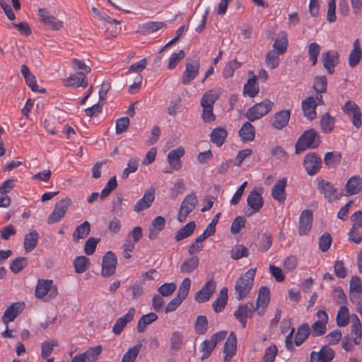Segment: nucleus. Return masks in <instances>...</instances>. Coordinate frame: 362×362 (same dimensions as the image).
Wrapping results in <instances>:
<instances>
[{"label":"nucleus","mask_w":362,"mask_h":362,"mask_svg":"<svg viewBox=\"0 0 362 362\" xmlns=\"http://www.w3.org/2000/svg\"><path fill=\"white\" fill-rule=\"evenodd\" d=\"M256 274V269L251 268L243 274L236 281L235 285V298L240 300L246 298L250 293Z\"/></svg>","instance_id":"nucleus-1"},{"label":"nucleus","mask_w":362,"mask_h":362,"mask_svg":"<svg viewBox=\"0 0 362 362\" xmlns=\"http://www.w3.org/2000/svg\"><path fill=\"white\" fill-rule=\"evenodd\" d=\"M58 295V289L51 279H39L35 290V296L38 299L49 301Z\"/></svg>","instance_id":"nucleus-2"},{"label":"nucleus","mask_w":362,"mask_h":362,"mask_svg":"<svg viewBox=\"0 0 362 362\" xmlns=\"http://www.w3.org/2000/svg\"><path fill=\"white\" fill-rule=\"evenodd\" d=\"M310 327L307 323L300 325L298 329L294 338V343L293 342V336L295 332V328L291 327L289 334L286 336L285 344L286 347L288 351H292L296 346H300L305 340L309 337L310 334Z\"/></svg>","instance_id":"nucleus-3"},{"label":"nucleus","mask_w":362,"mask_h":362,"mask_svg":"<svg viewBox=\"0 0 362 362\" xmlns=\"http://www.w3.org/2000/svg\"><path fill=\"white\" fill-rule=\"evenodd\" d=\"M274 103L269 99L255 104L246 112L245 116L250 122L257 120L267 115L273 108Z\"/></svg>","instance_id":"nucleus-4"},{"label":"nucleus","mask_w":362,"mask_h":362,"mask_svg":"<svg viewBox=\"0 0 362 362\" xmlns=\"http://www.w3.org/2000/svg\"><path fill=\"white\" fill-rule=\"evenodd\" d=\"M318 144L316 132L313 129L307 130L298 138L296 144V153H299L307 148H315Z\"/></svg>","instance_id":"nucleus-5"},{"label":"nucleus","mask_w":362,"mask_h":362,"mask_svg":"<svg viewBox=\"0 0 362 362\" xmlns=\"http://www.w3.org/2000/svg\"><path fill=\"white\" fill-rule=\"evenodd\" d=\"M198 203V199L194 193L187 194L182 202L179 209L177 220L183 222L187 216L194 209Z\"/></svg>","instance_id":"nucleus-6"},{"label":"nucleus","mask_w":362,"mask_h":362,"mask_svg":"<svg viewBox=\"0 0 362 362\" xmlns=\"http://www.w3.org/2000/svg\"><path fill=\"white\" fill-rule=\"evenodd\" d=\"M71 204L69 198L61 199L54 206V210L47 218V222L51 225L59 221L66 214Z\"/></svg>","instance_id":"nucleus-7"},{"label":"nucleus","mask_w":362,"mask_h":362,"mask_svg":"<svg viewBox=\"0 0 362 362\" xmlns=\"http://www.w3.org/2000/svg\"><path fill=\"white\" fill-rule=\"evenodd\" d=\"M316 182L317 189L329 202H333L339 198L337 189L331 182L320 177H317Z\"/></svg>","instance_id":"nucleus-8"},{"label":"nucleus","mask_w":362,"mask_h":362,"mask_svg":"<svg viewBox=\"0 0 362 362\" xmlns=\"http://www.w3.org/2000/svg\"><path fill=\"white\" fill-rule=\"evenodd\" d=\"M200 64L199 59H187L186 62V68L182 75V82L186 85L194 80L199 74Z\"/></svg>","instance_id":"nucleus-9"},{"label":"nucleus","mask_w":362,"mask_h":362,"mask_svg":"<svg viewBox=\"0 0 362 362\" xmlns=\"http://www.w3.org/2000/svg\"><path fill=\"white\" fill-rule=\"evenodd\" d=\"M247 204L250 207L246 211L247 216L258 212L264 205V200L261 193L256 189L252 190L247 196Z\"/></svg>","instance_id":"nucleus-10"},{"label":"nucleus","mask_w":362,"mask_h":362,"mask_svg":"<svg viewBox=\"0 0 362 362\" xmlns=\"http://www.w3.org/2000/svg\"><path fill=\"white\" fill-rule=\"evenodd\" d=\"M117 259L115 255L111 252H107L103 256L102 261V276L106 277L112 276L115 274Z\"/></svg>","instance_id":"nucleus-11"},{"label":"nucleus","mask_w":362,"mask_h":362,"mask_svg":"<svg viewBox=\"0 0 362 362\" xmlns=\"http://www.w3.org/2000/svg\"><path fill=\"white\" fill-rule=\"evenodd\" d=\"M343 110L352 121L353 125L356 128H359L361 124V112L358 106L352 101H348L343 107Z\"/></svg>","instance_id":"nucleus-12"},{"label":"nucleus","mask_w":362,"mask_h":362,"mask_svg":"<svg viewBox=\"0 0 362 362\" xmlns=\"http://www.w3.org/2000/svg\"><path fill=\"white\" fill-rule=\"evenodd\" d=\"M256 311L253 303H247L241 304L235 311V318L241 323L243 327H246L247 319L251 317L253 313Z\"/></svg>","instance_id":"nucleus-13"},{"label":"nucleus","mask_w":362,"mask_h":362,"mask_svg":"<svg viewBox=\"0 0 362 362\" xmlns=\"http://www.w3.org/2000/svg\"><path fill=\"white\" fill-rule=\"evenodd\" d=\"M270 300V291L266 286H262L259 291L258 297L256 302L255 310L258 315H264Z\"/></svg>","instance_id":"nucleus-14"},{"label":"nucleus","mask_w":362,"mask_h":362,"mask_svg":"<svg viewBox=\"0 0 362 362\" xmlns=\"http://www.w3.org/2000/svg\"><path fill=\"white\" fill-rule=\"evenodd\" d=\"M313 225V213L309 209L303 210L300 214L298 234L300 236L309 233Z\"/></svg>","instance_id":"nucleus-15"},{"label":"nucleus","mask_w":362,"mask_h":362,"mask_svg":"<svg viewBox=\"0 0 362 362\" xmlns=\"http://www.w3.org/2000/svg\"><path fill=\"white\" fill-rule=\"evenodd\" d=\"M41 21L52 30H59L63 27V22L52 16L49 11L45 8L38 11Z\"/></svg>","instance_id":"nucleus-16"},{"label":"nucleus","mask_w":362,"mask_h":362,"mask_svg":"<svg viewBox=\"0 0 362 362\" xmlns=\"http://www.w3.org/2000/svg\"><path fill=\"white\" fill-rule=\"evenodd\" d=\"M304 168L309 175H315L320 169L322 161L320 157L315 153L305 156L303 162Z\"/></svg>","instance_id":"nucleus-17"},{"label":"nucleus","mask_w":362,"mask_h":362,"mask_svg":"<svg viewBox=\"0 0 362 362\" xmlns=\"http://www.w3.org/2000/svg\"><path fill=\"white\" fill-rule=\"evenodd\" d=\"M216 290V283L212 279L206 281L196 293L195 300L199 303L208 301Z\"/></svg>","instance_id":"nucleus-18"},{"label":"nucleus","mask_w":362,"mask_h":362,"mask_svg":"<svg viewBox=\"0 0 362 362\" xmlns=\"http://www.w3.org/2000/svg\"><path fill=\"white\" fill-rule=\"evenodd\" d=\"M135 313V308H131L124 315L117 319L112 327V332L116 335L120 334L127 324L133 320Z\"/></svg>","instance_id":"nucleus-19"},{"label":"nucleus","mask_w":362,"mask_h":362,"mask_svg":"<svg viewBox=\"0 0 362 362\" xmlns=\"http://www.w3.org/2000/svg\"><path fill=\"white\" fill-rule=\"evenodd\" d=\"M185 151L182 146H179L170 151L167 156V160L174 170H179L182 165L181 158L185 155Z\"/></svg>","instance_id":"nucleus-20"},{"label":"nucleus","mask_w":362,"mask_h":362,"mask_svg":"<svg viewBox=\"0 0 362 362\" xmlns=\"http://www.w3.org/2000/svg\"><path fill=\"white\" fill-rule=\"evenodd\" d=\"M237 348V339L235 333L231 332L225 342L223 349V362H230L235 356Z\"/></svg>","instance_id":"nucleus-21"},{"label":"nucleus","mask_w":362,"mask_h":362,"mask_svg":"<svg viewBox=\"0 0 362 362\" xmlns=\"http://www.w3.org/2000/svg\"><path fill=\"white\" fill-rule=\"evenodd\" d=\"M322 62L325 69L332 74L334 72V67L339 63V54L334 50L327 51L322 54Z\"/></svg>","instance_id":"nucleus-22"},{"label":"nucleus","mask_w":362,"mask_h":362,"mask_svg":"<svg viewBox=\"0 0 362 362\" xmlns=\"http://www.w3.org/2000/svg\"><path fill=\"white\" fill-rule=\"evenodd\" d=\"M25 308L23 303H13L4 312L2 321L5 325L13 321Z\"/></svg>","instance_id":"nucleus-23"},{"label":"nucleus","mask_w":362,"mask_h":362,"mask_svg":"<svg viewBox=\"0 0 362 362\" xmlns=\"http://www.w3.org/2000/svg\"><path fill=\"white\" fill-rule=\"evenodd\" d=\"M362 292L361 279L358 276H352L350 281L349 298L356 305H359Z\"/></svg>","instance_id":"nucleus-24"},{"label":"nucleus","mask_w":362,"mask_h":362,"mask_svg":"<svg viewBox=\"0 0 362 362\" xmlns=\"http://www.w3.org/2000/svg\"><path fill=\"white\" fill-rule=\"evenodd\" d=\"M21 72L24 76L26 84L30 88V89L35 93H45L46 90L43 88H40L36 83L35 76L30 72L29 68L23 64L21 66Z\"/></svg>","instance_id":"nucleus-25"},{"label":"nucleus","mask_w":362,"mask_h":362,"mask_svg":"<svg viewBox=\"0 0 362 362\" xmlns=\"http://www.w3.org/2000/svg\"><path fill=\"white\" fill-rule=\"evenodd\" d=\"M287 180L286 178H281L277 180L272 189V197L279 203H283L286 200Z\"/></svg>","instance_id":"nucleus-26"},{"label":"nucleus","mask_w":362,"mask_h":362,"mask_svg":"<svg viewBox=\"0 0 362 362\" xmlns=\"http://www.w3.org/2000/svg\"><path fill=\"white\" fill-rule=\"evenodd\" d=\"M291 117V111L284 110L276 112L272 119V125L276 129H282L287 126Z\"/></svg>","instance_id":"nucleus-27"},{"label":"nucleus","mask_w":362,"mask_h":362,"mask_svg":"<svg viewBox=\"0 0 362 362\" xmlns=\"http://www.w3.org/2000/svg\"><path fill=\"white\" fill-rule=\"evenodd\" d=\"M317 103L313 97L306 98L302 101V110L304 116L309 120H313L317 117L316 107Z\"/></svg>","instance_id":"nucleus-28"},{"label":"nucleus","mask_w":362,"mask_h":362,"mask_svg":"<svg viewBox=\"0 0 362 362\" xmlns=\"http://www.w3.org/2000/svg\"><path fill=\"white\" fill-rule=\"evenodd\" d=\"M63 83L68 87L86 88L88 84V80L86 76L71 74L69 77L63 79Z\"/></svg>","instance_id":"nucleus-29"},{"label":"nucleus","mask_w":362,"mask_h":362,"mask_svg":"<svg viewBox=\"0 0 362 362\" xmlns=\"http://www.w3.org/2000/svg\"><path fill=\"white\" fill-rule=\"evenodd\" d=\"M221 93L220 88H214L206 91L201 99V106L214 107V104L218 99Z\"/></svg>","instance_id":"nucleus-30"},{"label":"nucleus","mask_w":362,"mask_h":362,"mask_svg":"<svg viewBox=\"0 0 362 362\" xmlns=\"http://www.w3.org/2000/svg\"><path fill=\"white\" fill-rule=\"evenodd\" d=\"M228 132L224 127H216L210 134V140L217 147H221L226 141Z\"/></svg>","instance_id":"nucleus-31"},{"label":"nucleus","mask_w":362,"mask_h":362,"mask_svg":"<svg viewBox=\"0 0 362 362\" xmlns=\"http://www.w3.org/2000/svg\"><path fill=\"white\" fill-rule=\"evenodd\" d=\"M155 199L154 190H149L144 193L142 198L137 201L134 206V211L139 212L148 208Z\"/></svg>","instance_id":"nucleus-32"},{"label":"nucleus","mask_w":362,"mask_h":362,"mask_svg":"<svg viewBox=\"0 0 362 362\" xmlns=\"http://www.w3.org/2000/svg\"><path fill=\"white\" fill-rule=\"evenodd\" d=\"M362 189V178L358 175L350 177L346 184V192L347 195L358 194Z\"/></svg>","instance_id":"nucleus-33"},{"label":"nucleus","mask_w":362,"mask_h":362,"mask_svg":"<svg viewBox=\"0 0 362 362\" xmlns=\"http://www.w3.org/2000/svg\"><path fill=\"white\" fill-rule=\"evenodd\" d=\"M255 129L249 122H245L239 130V136L243 141H251L255 139Z\"/></svg>","instance_id":"nucleus-34"},{"label":"nucleus","mask_w":362,"mask_h":362,"mask_svg":"<svg viewBox=\"0 0 362 362\" xmlns=\"http://www.w3.org/2000/svg\"><path fill=\"white\" fill-rule=\"evenodd\" d=\"M39 238L36 230H32L25 235L23 246L26 252H30L36 247Z\"/></svg>","instance_id":"nucleus-35"},{"label":"nucleus","mask_w":362,"mask_h":362,"mask_svg":"<svg viewBox=\"0 0 362 362\" xmlns=\"http://www.w3.org/2000/svg\"><path fill=\"white\" fill-rule=\"evenodd\" d=\"M288 40L286 32L281 31L275 40L273 45V50H275L279 54H284L287 49Z\"/></svg>","instance_id":"nucleus-36"},{"label":"nucleus","mask_w":362,"mask_h":362,"mask_svg":"<svg viewBox=\"0 0 362 362\" xmlns=\"http://www.w3.org/2000/svg\"><path fill=\"white\" fill-rule=\"evenodd\" d=\"M228 300V288H222L216 299L213 303V308L216 313L221 312L226 306Z\"/></svg>","instance_id":"nucleus-37"},{"label":"nucleus","mask_w":362,"mask_h":362,"mask_svg":"<svg viewBox=\"0 0 362 362\" xmlns=\"http://www.w3.org/2000/svg\"><path fill=\"white\" fill-rule=\"evenodd\" d=\"M90 231V225L86 221L78 226L74 230L72 237L74 242H78L79 240L83 239L88 236Z\"/></svg>","instance_id":"nucleus-38"},{"label":"nucleus","mask_w":362,"mask_h":362,"mask_svg":"<svg viewBox=\"0 0 362 362\" xmlns=\"http://www.w3.org/2000/svg\"><path fill=\"white\" fill-rule=\"evenodd\" d=\"M184 344L183 334L179 331H174L170 337V348L172 351L180 350Z\"/></svg>","instance_id":"nucleus-39"},{"label":"nucleus","mask_w":362,"mask_h":362,"mask_svg":"<svg viewBox=\"0 0 362 362\" xmlns=\"http://www.w3.org/2000/svg\"><path fill=\"white\" fill-rule=\"evenodd\" d=\"M199 259L197 256H192L186 259L180 266V272L189 274L194 272L198 267Z\"/></svg>","instance_id":"nucleus-40"},{"label":"nucleus","mask_w":362,"mask_h":362,"mask_svg":"<svg viewBox=\"0 0 362 362\" xmlns=\"http://www.w3.org/2000/svg\"><path fill=\"white\" fill-rule=\"evenodd\" d=\"M70 64L73 71L77 72L78 74L86 76V74H89L91 71V69L88 65L86 64L83 61L78 59H71Z\"/></svg>","instance_id":"nucleus-41"},{"label":"nucleus","mask_w":362,"mask_h":362,"mask_svg":"<svg viewBox=\"0 0 362 362\" xmlns=\"http://www.w3.org/2000/svg\"><path fill=\"white\" fill-rule=\"evenodd\" d=\"M362 57L360 48L359 40L356 39L354 42V49L351 52L349 58V64L351 67L356 66L360 62Z\"/></svg>","instance_id":"nucleus-42"},{"label":"nucleus","mask_w":362,"mask_h":362,"mask_svg":"<svg viewBox=\"0 0 362 362\" xmlns=\"http://www.w3.org/2000/svg\"><path fill=\"white\" fill-rule=\"evenodd\" d=\"M195 228L196 224L194 221H190L176 233L175 239L178 242L190 236Z\"/></svg>","instance_id":"nucleus-43"},{"label":"nucleus","mask_w":362,"mask_h":362,"mask_svg":"<svg viewBox=\"0 0 362 362\" xmlns=\"http://www.w3.org/2000/svg\"><path fill=\"white\" fill-rule=\"evenodd\" d=\"M258 93L259 86L256 83V76L253 75L244 86V94L250 98H254Z\"/></svg>","instance_id":"nucleus-44"},{"label":"nucleus","mask_w":362,"mask_h":362,"mask_svg":"<svg viewBox=\"0 0 362 362\" xmlns=\"http://www.w3.org/2000/svg\"><path fill=\"white\" fill-rule=\"evenodd\" d=\"M158 319V315L154 313H149L143 315L139 320L137 330L139 333L144 332L147 325L153 323Z\"/></svg>","instance_id":"nucleus-45"},{"label":"nucleus","mask_w":362,"mask_h":362,"mask_svg":"<svg viewBox=\"0 0 362 362\" xmlns=\"http://www.w3.org/2000/svg\"><path fill=\"white\" fill-rule=\"evenodd\" d=\"M102 352V346L98 345L94 347H90L83 353H81L85 362H95L97 361L99 355Z\"/></svg>","instance_id":"nucleus-46"},{"label":"nucleus","mask_w":362,"mask_h":362,"mask_svg":"<svg viewBox=\"0 0 362 362\" xmlns=\"http://www.w3.org/2000/svg\"><path fill=\"white\" fill-rule=\"evenodd\" d=\"M353 323L351 325V333L355 335L354 338V344H359L361 342V322L357 317V315H353Z\"/></svg>","instance_id":"nucleus-47"},{"label":"nucleus","mask_w":362,"mask_h":362,"mask_svg":"<svg viewBox=\"0 0 362 362\" xmlns=\"http://www.w3.org/2000/svg\"><path fill=\"white\" fill-rule=\"evenodd\" d=\"M141 348V344H136L129 348L127 350V351L124 354L122 358V362H134L138 356Z\"/></svg>","instance_id":"nucleus-48"},{"label":"nucleus","mask_w":362,"mask_h":362,"mask_svg":"<svg viewBox=\"0 0 362 362\" xmlns=\"http://www.w3.org/2000/svg\"><path fill=\"white\" fill-rule=\"evenodd\" d=\"M139 168V158H130L127 160V167L124 169L122 175L123 179H127L130 173H135Z\"/></svg>","instance_id":"nucleus-49"},{"label":"nucleus","mask_w":362,"mask_h":362,"mask_svg":"<svg viewBox=\"0 0 362 362\" xmlns=\"http://www.w3.org/2000/svg\"><path fill=\"white\" fill-rule=\"evenodd\" d=\"M337 324L339 327H345L349 322V310L346 306H341L337 315Z\"/></svg>","instance_id":"nucleus-50"},{"label":"nucleus","mask_w":362,"mask_h":362,"mask_svg":"<svg viewBox=\"0 0 362 362\" xmlns=\"http://www.w3.org/2000/svg\"><path fill=\"white\" fill-rule=\"evenodd\" d=\"M58 346V341L56 339L44 341L41 346V356L43 358H48L55 346Z\"/></svg>","instance_id":"nucleus-51"},{"label":"nucleus","mask_w":362,"mask_h":362,"mask_svg":"<svg viewBox=\"0 0 362 362\" xmlns=\"http://www.w3.org/2000/svg\"><path fill=\"white\" fill-rule=\"evenodd\" d=\"M280 54L276 52L275 50H270L265 57V63L268 68L274 69L276 68L279 63Z\"/></svg>","instance_id":"nucleus-52"},{"label":"nucleus","mask_w":362,"mask_h":362,"mask_svg":"<svg viewBox=\"0 0 362 362\" xmlns=\"http://www.w3.org/2000/svg\"><path fill=\"white\" fill-rule=\"evenodd\" d=\"M334 125V119L328 113H325L322 116L320 120V126L322 130L325 133H329L332 131Z\"/></svg>","instance_id":"nucleus-53"},{"label":"nucleus","mask_w":362,"mask_h":362,"mask_svg":"<svg viewBox=\"0 0 362 362\" xmlns=\"http://www.w3.org/2000/svg\"><path fill=\"white\" fill-rule=\"evenodd\" d=\"M89 264V259L85 256L77 257L74 262L75 271L78 274H82L86 271Z\"/></svg>","instance_id":"nucleus-54"},{"label":"nucleus","mask_w":362,"mask_h":362,"mask_svg":"<svg viewBox=\"0 0 362 362\" xmlns=\"http://www.w3.org/2000/svg\"><path fill=\"white\" fill-rule=\"evenodd\" d=\"M208 329V320L206 316L199 315L194 324L195 332L198 334H204Z\"/></svg>","instance_id":"nucleus-55"},{"label":"nucleus","mask_w":362,"mask_h":362,"mask_svg":"<svg viewBox=\"0 0 362 362\" xmlns=\"http://www.w3.org/2000/svg\"><path fill=\"white\" fill-rule=\"evenodd\" d=\"M248 255L249 250L243 245H236L230 251V257L233 259L236 260L243 257H246Z\"/></svg>","instance_id":"nucleus-56"},{"label":"nucleus","mask_w":362,"mask_h":362,"mask_svg":"<svg viewBox=\"0 0 362 362\" xmlns=\"http://www.w3.org/2000/svg\"><path fill=\"white\" fill-rule=\"evenodd\" d=\"M27 259L25 257H19L13 259L10 264V269L14 274L19 273L27 264Z\"/></svg>","instance_id":"nucleus-57"},{"label":"nucleus","mask_w":362,"mask_h":362,"mask_svg":"<svg viewBox=\"0 0 362 362\" xmlns=\"http://www.w3.org/2000/svg\"><path fill=\"white\" fill-rule=\"evenodd\" d=\"M327 82L325 76H316L314 79L313 88L317 93H324L327 90Z\"/></svg>","instance_id":"nucleus-58"},{"label":"nucleus","mask_w":362,"mask_h":362,"mask_svg":"<svg viewBox=\"0 0 362 362\" xmlns=\"http://www.w3.org/2000/svg\"><path fill=\"white\" fill-rule=\"evenodd\" d=\"M341 158L339 153L328 152L325 156V163L329 167H334L340 163Z\"/></svg>","instance_id":"nucleus-59"},{"label":"nucleus","mask_w":362,"mask_h":362,"mask_svg":"<svg viewBox=\"0 0 362 362\" xmlns=\"http://www.w3.org/2000/svg\"><path fill=\"white\" fill-rule=\"evenodd\" d=\"M191 286V280L189 278H185L180 284L177 296L185 300L189 294Z\"/></svg>","instance_id":"nucleus-60"},{"label":"nucleus","mask_w":362,"mask_h":362,"mask_svg":"<svg viewBox=\"0 0 362 362\" xmlns=\"http://www.w3.org/2000/svg\"><path fill=\"white\" fill-rule=\"evenodd\" d=\"M320 46L315 42H312L308 46L309 59L312 62V64L313 66L315 65L317 63V57L320 52Z\"/></svg>","instance_id":"nucleus-61"},{"label":"nucleus","mask_w":362,"mask_h":362,"mask_svg":"<svg viewBox=\"0 0 362 362\" xmlns=\"http://www.w3.org/2000/svg\"><path fill=\"white\" fill-rule=\"evenodd\" d=\"M240 66V63L237 60L230 61L224 67L223 71V76L224 78H230L233 76L235 69Z\"/></svg>","instance_id":"nucleus-62"},{"label":"nucleus","mask_w":362,"mask_h":362,"mask_svg":"<svg viewBox=\"0 0 362 362\" xmlns=\"http://www.w3.org/2000/svg\"><path fill=\"white\" fill-rule=\"evenodd\" d=\"M117 183L116 177L114 176L109 180L105 187L102 189L100 194V198L103 199L108 197L110 194L111 192L117 187Z\"/></svg>","instance_id":"nucleus-63"},{"label":"nucleus","mask_w":362,"mask_h":362,"mask_svg":"<svg viewBox=\"0 0 362 362\" xmlns=\"http://www.w3.org/2000/svg\"><path fill=\"white\" fill-rule=\"evenodd\" d=\"M185 54L183 50H180L178 52L173 53L168 60V68L173 69L177 64L184 59Z\"/></svg>","instance_id":"nucleus-64"}]
</instances>
